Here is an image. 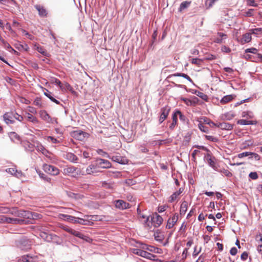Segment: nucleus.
<instances>
[{
  "mask_svg": "<svg viewBox=\"0 0 262 262\" xmlns=\"http://www.w3.org/2000/svg\"><path fill=\"white\" fill-rule=\"evenodd\" d=\"M63 229L67 232L76 237H78L81 239H82L88 243H91L92 242V239L89 237V236L84 235L82 233L78 231L75 230L69 227H64Z\"/></svg>",
  "mask_w": 262,
  "mask_h": 262,
  "instance_id": "nucleus-1",
  "label": "nucleus"
},
{
  "mask_svg": "<svg viewBox=\"0 0 262 262\" xmlns=\"http://www.w3.org/2000/svg\"><path fill=\"white\" fill-rule=\"evenodd\" d=\"M63 173L65 175L76 177L81 173L80 169L73 166H68L63 169Z\"/></svg>",
  "mask_w": 262,
  "mask_h": 262,
  "instance_id": "nucleus-2",
  "label": "nucleus"
},
{
  "mask_svg": "<svg viewBox=\"0 0 262 262\" xmlns=\"http://www.w3.org/2000/svg\"><path fill=\"white\" fill-rule=\"evenodd\" d=\"M42 169L46 172L52 176H57L59 173V170L58 168L47 164H43Z\"/></svg>",
  "mask_w": 262,
  "mask_h": 262,
  "instance_id": "nucleus-3",
  "label": "nucleus"
},
{
  "mask_svg": "<svg viewBox=\"0 0 262 262\" xmlns=\"http://www.w3.org/2000/svg\"><path fill=\"white\" fill-rule=\"evenodd\" d=\"M133 253L141 256L143 257L146 258L147 259H151L152 257H155V255L146 252V251L139 249H133L132 250Z\"/></svg>",
  "mask_w": 262,
  "mask_h": 262,
  "instance_id": "nucleus-4",
  "label": "nucleus"
},
{
  "mask_svg": "<svg viewBox=\"0 0 262 262\" xmlns=\"http://www.w3.org/2000/svg\"><path fill=\"white\" fill-rule=\"evenodd\" d=\"M170 111V107L168 106H166L161 109V115L159 120L160 123H162L166 119Z\"/></svg>",
  "mask_w": 262,
  "mask_h": 262,
  "instance_id": "nucleus-5",
  "label": "nucleus"
},
{
  "mask_svg": "<svg viewBox=\"0 0 262 262\" xmlns=\"http://www.w3.org/2000/svg\"><path fill=\"white\" fill-rule=\"evenodd\" d=\"M163 218L158 214L155 213L151 217V224L155 227H159L163 222Z\"/></svg>",
  "mask_w": 262,
  "mask_h": 262,
  "instance_id": "nucleus-6",
  "label": "nucleus"
},
{
  "mask_svg": "<svg viewBox=\"0 0 262 262\" xmlns=\"http://www.w3.org/2000/svg\"><path fill=\"white\" fill-rule=\"evenodd\" d=\"M179 219V215L178 213H174L172 217H170L167 223L166 228L167 229H171L176 224Z\"/></svg>",
  "mask_w": 262,
  "mask_h": 262,
  "instance_id": "nucleus-7",
  "label": "nucleus"
},
{
  "mask_svg": "<svg viewBox=\"0 0 262 262\" xmlns=\"http://www.w3.org/2000/svg\"><path fill=\"white\" fill-rule=\"evenodd\" d=\"M39 116L42 120L48 123H53L55 120L54 118H52L45 110H41L39 112Z\"/></svg>",
  "mask_w": 262,
  "mask_h": 262,
  "instance_id": "nucleus-8",
  "label": "nucleus"
},
{
  "mask_svg": "<svg viewBox=\"0 0 262 262\" xmlns=\"http://www.w3.org/2000/svg\"><path fill=\"white\" fill-rule=\"evenodd\" d=\"M115 206L120 209H125L129 207V204L123 200H118L115 201Z\"/></svg>",
  "mask_w": 262,
  "mask_h": 262,
  "instance_id": "nucleus-9",
  "label": "nucleus"
},
{
  "mask_svg": "<svg viewBox=\"0 0 262 262\" xmlns=\"http://www.w3.org/2000/svg\"><path fill=\"white\" fill-rule=\"evenodd\" d=\"M86 135V133L79 130L74 131L72 134V136L74 138L80 141L84 139Z\"/></svg>",
  "mask_w": 262,
  "mask_h": 262,
  "instance_id": "nucleus-10",
  "label": "nucleus"
},
{
  "mask_svg": "<svg viewBox=\"0 0 262 262\" xmlns=\"http://www.w3.org/2000/svg\"><path fill=\"white\" fill-rule=\"evenodd\" d=\"M34 7L38 11V14L40 17H47L48 12L43 6L39 5H36L34 6Z\"/></svg>",
  "mask_w": 262,
  "mask_h": 262,
  "instance_id": "nucleus-11",
  "label": "nucleus"
},
{
  "mask_svg": "<svg viewBox=\"0 0 262 262\" xmlns=\"http://www.w3.org/2000/svg\"><path fill=\"white\" fill-rule=\"evenodd\" d=\"M4 223H12V224H20L24 222L22 219L17 218L7 217L4 215Z\"/></svg>",
  "mask_w": 262,
  "mask_h": 262,
  "instance_id": "nucleus-12",
  "label": "nucleus"
},
{
  "mask_svg": "<svg viewBox=\"0 0 262 262\" xmlns=\"http://www.w3.org/2000/svg\"><path fill=\"white\" fill-rule=\"evenodd\" d=\"M217 35L218 37L215 38L214 39V42L217 43H223V40L228 37L227 35L223 32H217Z\"/></svg>",
  "mask_w": 262,
  "mask_h": 262,
  "instance_id": "nucleus-13",
  "label": "nucleus"
},
{
  "mask_svg": "<svg viewBox=\"0 0 262 262\" xmlns=\"http://www.w3.org/2000/svg\"><path fill=\"white\" fill-rule=\"evenodd\" d=\"M22 144L26 150L31 152L34 151L35 148V145L34 143L32 144L28 141H24L22 142Z\"/></svg>",
  "mask_w": 262,
  "mask_h": 262,
  "instance_id": "nucleus-14",
  "label": "nucleus"
},
{
  "mask_svg": "<svg viewBox=\"0 0 262 262\" xmlns=\"http://www.w3.org/2000/svg\"><path fill=\"white\" fill-rule=\"evenodd\" d=\"M3 118L7 124H13L14 122L13 120L14 115L11 113H7L3 115Z\"/></svg>",
  "mask_w": 262,
  "mask_h": 262,
  "instance_id": "nucleus-15",
  "label": "nucleus"
},
{
  "mask_svg": "<svg viewBox=\"0 0 262 262\" xmlns=\"http://www.w3.org/2000/svg\"><path fill=\"white\" fill-rule=\"evenodd\" d=\"M13 214L17 216L23 217H27L28 218H31V216L29 215V213L25 211H17L16 209H13Z\"/></svg>",
  "mask_w": 262,
  "mask_h": 262,
  "instance_id": "nucleus-16",
  "label": "nucleus"
},
{
  "mask_svg": "<svg viewBox=\"0 0 262 262\" xmlns=\"http://www.w3.org/2000/svg\"><path fill=\"white\" fill-rule=\"evenodd\" d=\"M111 159L113 161L122 164H124L127 162V159L120 156H113Z\"/></svg>",
  "mask_w": 262,
  "mask_h": 262,
  "instance_id": "nucleus-17",
  "label": "nucleus"
},
{
  "mask_svg": "<svg viewBox=\"0 0 262 262\" xmlns=\"http://www.w3.org/2000/svg\"><path fill=\"white\" fill-rule=\"evenodd\" d=\"M34 143L35 145V148L37 151L41 152L43 155H45L48 152V151L45 149L43 146L39 142L34 141Z\"/></svg>",
  "mask_w": 262,
  "mask_h": 262,
  "instance_id": "nucleus-18",
  "label": "nucleus"
},
{
  "mask_svg": "<svg viewBox=\"0 0 262 262\" xmlns=\"http://www.w3.org/2000/svg\"><path fill=\"white\" fill-rule=\"evenodd\" d=\"M237 123L241 125H255L257 123V121L256 120L240 119L237 121Z\"/></svg>",
  "mask_w": 262,
  "mask_h": 262,
  "instance_id": "nucleus-19",
  "label": "nucleus"
},
{
  "mask_svg": "<svg viewBox=\"0 0 262 262\" xmlns=\"http://www.w3.org/2000/svg\"><path fill=\"white\" fill-rule=\"evenodd\" d=\"M252 37L251 33H247L243 35L242 38L241 39V43L244 44L245 43L249 42L251 40Z\"/></svg>",
  "mask_w": 262,
  "mask_h": 262,
  "instance_id": "nucleus-20",
  "label": "nucleus"
},
{
  "mask_svg": "<svg viewBox=\"0 0 262 262\" xmlns=\"http://www.w3.org/2000/svg\"><path fill=\"white\" fill-rule=\"evenodd\" d=\"M217 127L222 129L229 130L233 128V125L228 123L223 122L217 124Z\"/></svg>",
  "mask_w": 262,
  "mask_h": 262,
  "instance_id": "nucleus-21",
  "label": "nucleus"
},
{
  "mask_svg": "<svg viewBox=\"0 0 262 262\" xmlns=\"http://www.w3.org/2000/svg\"><path fill=\"white\" fill-rule=\"evenodd\" d=\"M98 162L99 164L102 167L104 168H108L111 167V163L107 160L100 159L98 160Z\"/></svg>",
  "mask_w": 262,
  "mask_h": 262,
  "instance_id": "nucleus-22",
  "label": "nucleus"
},
{
  "mask_svg": "<svg viewBox=\"0 0 262 262\" xmlns=\"http://www.w3.org/2000/svg\"><path fill=\"white\" fill-rule=\"evenodd\" d=\"M184 189L183 188H180L178 191L174 192L170 197L169 199V202L170 203L173 202L178 196L183 192Z\"/></svg>",
  "mask_w": 262,
  "mask_h": 262,
  "instance_id": "nucleus-23",
  "label": "nucleus"
},
{
  "mask_svg": "<svg viewBox=\"0 0 262 262\" xmlns=\"http://www.w3.org/2000/svg\"><path fill=\"white\" fill-rule=\"evenodd\" d=\"M65 158L71 162H76L78 160L77 157L72 152L67 153Z\"/></svg>",
  "mask_w": 262,
  "mask_h": 262,
  "instance_id": "nucleus-24",
  "label": "nucleus"
},
{
  "mask_svg": "<svg viewBox=\"0 0 262 262\" xmlns=\"http://www.w3.org/2000/svg\"><path fill=\"white\" fill-rule=\"evenodd\" d=\"M234 96L233 95H229L224 96L220 101V103L222 104H226L231 101L234 98Z\"/></svg>",
  "mask_w": 262,
  "mask_h": 262,
  "instance_id": "nucleus-25",
  "label": "nucleus"
},
{
  "mask_svg": "<svg viewBox=\"0 0 262 262\" xmlns=\"http://www.w3.org/2000/svg\"><path fill=\"white\" fill-rule=\"evenodd\" d=\"M35 49L40 53L46 57H49L50 54L43 49L42 47L39 45H35Z\"/></svg>",
  "mask_w": 262,
  "mask_h": 262,
  "instance_id": "nucleus-26",
  "label": "nucleus"
},
{
  "mask_svg": "<svg viewBox=\"0 0 262 262\" xmlns=\"http://www.w3.org/2000/svg\"><path fill=\"white\" fill-rule=\"evenodd\" d=\"M142 248L144 249L147 250L150 252H153L155 253H159V250H160V249L159 248H156L153 246L147 245L145 244L142 245Z\"/></svg>",
  "mask_w": 262,
  "mask_h": 262,
  "instance_id": "nucleus-27",
  "label": "nucleus"
},
{
  "mask_svg": "<svg viewBox=\"0 0 262 262\" xmlns=\"http://www.w3.org/2000/svg\"><path fill=\"white\" fill-rule=\"evenodd\" d=\"M173 76L182 77H184V78L186 79L187 80H188L189 81L192 82V80L191 79V78L188 75L184 74V73H175L173 74H171L168 76V78H171Z\"/></svg>",
  "mask_w": 262,
  "mask_h": 262,
  "instance_id": "nucleus-28",
  "label": "nucleus"
},
{
  "mask_svg": "<svg viewBox=\"0 0 262 262\" xmlns=\"http://www.w3.org/2000/svg\"><path fill=\"white\" fill-rule=\"evenodd\" d=\"M40 236L43 238L45 240L50 242L51 240L53 239V237H56L57 236L56 235H48L46 232H42L40 234Z\"/></svg>",
  "mask_w": 262,
  "mask_h": 262,
  "instance_id": "nucleus-29",
  "label": "nucleus"
},
{
  "mask_svg": "<svg viewBox=\"0 0 262 262\" xmlns=\"http://www.w3.org/2000/svg\"><path fill=\"white\" fill-rule=\"evenodd\" d=\"M44 94L45 96H46L48 98H49L52 102H55V103L57 104H60V102L55 99L52 95V93L49 91L48 90H46V92H44Z\"/></svg>",
  "mask_w": 262,
  "mask_h": 262,
  "instance_id": "nucleus-30",
  "label": "nucleus"
},
{
  "mask_svg": "<svg viewBox=\"0 0 262 262\" xmlns=\"http://www.w3.org/2000/svg\"><path fill=\"white\" fill-rule=\"evenodd\" d=\"M188 207V203L184 201L182 202L180 206V214H185L187 211Z\"/></svg>",
  "mask_w": 262,
  "mask_h": 262,
  "instance_id": "nucleus-31",
  "label": "nucleus"
},
{
  "mask_svg": "<svg viewBox=\"0 0 262 262\" xmlns=\"http://www.w3.org/2000/svg\"><path fill=\"white\" fill-rule=\"evenodd\" d=\"M10 137L14 142L18 143L20 141V137L14 132L11 133L10 134Z\"/></svg>",
  "mask_w": 262,
  "mask_h": 262,
  "instance_id": "nucleus-32",
  "label": "nucleus"
},
{
  "mask_svg": "<svg viewBox=\"0 0 262 262\" xmlns=\"http://www.w3.org/2000/svg\"><path fill=\"white\" fill-rule=\"evenodd\" d=\"M217 0H206L205 2V7L206 9H209L212 7Z\"/></svg>",
  "mask_w": 262,
  "mask_h": 262,
  "instance_id": "nucleus-33",
  "label": "nucleus"
},
{
  "mask_svg": "<svg viewBox=\"0 0 262 262\" xmlns=\"http://www.w3.org/2000/svg\"><path fill=\"white\" fill-rule=\"evenodd\" d=\"M86 172L88 174H91L96 172V166H95L94 164L90 165L86 169Z\"/></svg>",
  "mask_w": 262,
  "mask_h": 262,
  "instance_id": "nucleus-34",
  "label": "nucleus"
},
{
  "mask_svg": "<svg viewBox=\"0 0 262 262\" xmlns=\"http://www.w3.org/2000/svg\"><path fill=\"white\" fill-rule=\"evenodd\" d=\"M191 2L188 1L183 2L179 8V11H182L184 9L187 8L190 5Z\"/></svg>",
  "mask_w": 262,
  "mask_h": 262,
  "instance_id": "nucleus-35",
  "label": "nucleus"
},
{
  "mask_svg": "<svg viewBox=\"0 0 262 262\" xmlns=\"http://www.w3.org/2000/svg\"><path fill=\"white\" fill-rule=\"evenodd\" d=\"M32 258L28 255L23 256L18 260V262H32Z\"/></svg>",
  "mask_w": 262,
  "mask_h": 262,
  "instance_id": "nucleus-36",
  "label": "nucleus"
},
{
  "mask_svg": "<svg viewBox=\"0 0 262 262\" xmlns=\"http://www.w3.org/2000/svg\"><path fill=\"white\" fill-rule=\"evenodd\" d=\"M37 173H38V175L41 179H43V180H45L48 182H49V183L51 182V179L50 178L48 177L47 175L41 172L40 171H38V172H37Z\"/></svg>",
  "mask_w": 262,
  "mask_h": 262,
  "instance_id": "nucleus-37",
  "label": "nucleus"
},
{
  "mask_svg": "<svg viewBox=\"0 0 262 262\" xmlns=\"http://www.w3.org/2000/svg\"><path fill=\"white\" fill-rule=\"evenodd\" d=\"M59 216L60 218H61V217H64L66 218L64 219L65 220L69 221L73 223H74V220L75 218V217H74V216L69 215L63 214H60Z\"/></svg>",
  "mask_w": 262,
  "mask_h": 262,
  "instance_id": "nucleus-38",
  "label": "nucleus"
},
{
  "mask_svg": "<svg viewBox=\"0 0 262 262\" xmlns=\"http://www.w3.org/2000/svg\"><path fill=\"white\" fill-rule=\"evenodd\" d=\"M0 40L2 42L5 48H7V49H11L14 53H17V52L14 50L6 41L3 39V38H2V39H0Z\"/></svg>",
  "mask_w": 262,
  "mask_h": 262,
  "instance_id": "nucleus-39",
  "label": "nucleus"
},
{
  "mask_svg": "<svg viewBox=\"0 0 262 262\" xmlns=\"http://www.w3.org/2000/svg\"><path fill=\"white\" fill-rule=\"evenodd\" d=\"M208 164L215 170L217 171V168L215 166V163L214 161L211 158L207 159Z\"/></svg>",
  "mask_w": 262,
  "mask_h": 262,
  "instance_id": "nucleus-40",
  "label": "nucleus"
},
{
  "mask_svg": "<svg viewBox=\"0 0 262 262\" xmlns=\"http://www.w3.org/2000/svg\"><path fill=\"white\" fill-rule=\"evenodd\" d=\"M0 212L2 213H10L11 214H13V211H11V209L6 207H0Z\"/></svg>",
  "mask_w": 262,
  "mask_h": 262,
  "instance_id": "nucleus-41",
  "label": "nucleus"
},
{
  "mask_svg": "<svg viewBox=\"0 0 262 262\" xmlns=\"http://www.w3.org/2000/svg\"><path fill=\"white\" fill-rule=\"evenodd\" d=\"M27 118L29 121L34 123H37L38 122L36 117L33 116L32 115H31V114H29V113H28V114Z\"/></svg>",
  "mask_w": 262,
  "mask_h": 262,
  "instance_id": "nucleus-42",
  "label": "nucleus"
},
{
  "mask_svg": "<svg viewBox=\"0 0 262 262\" xmlns=\"http://www.w3.org/2000/svg\"><path fill=\"white\" fill-rule=\"evenodd\" d=\"M178 118L177 117V114H173L172 115V122L170 126V128L173 129L175 125L177 124Z\"/></svg>",
  "mask_w": 262,
  "mask_h": 262,
  "instance_id": "nucleus-43",
  "label": "nucleus"
},
{
  "mask_svg": "<svg viewBox=\"0 0 262 262\" xmlns=\"http://www.w3.org/2000/svg\"><path fill=\"white\" fill-rule=\"evenodd\" d=\"M203 60L199 58H192L191 59V62L192 64H196L198 66H200Z\"/></svg>",
  "mask_w": 262,
  "mask_h": 262,
  "instance_id": "nucleus-44",
  "label": "nucleus"
},
{
  "mask_svg": "<svg viewBox=\"0 0 262 262\" xmlns=\"http://www.w3.org/2000/svg\"><path fill=\"white\" fill-rule=\"evenodd\" d=\"M85 222L86 221L83 219L79 218V217H75L74 223H78L81 225H85Z\"/></svg>",
  "mask_w": 262,
  "mask_h": 262,
  "instance_id": "nucleus-45",
  "label": "nucleus"
},
{
  "mask_svg": "<svg viewBox=\"0 0 262 262\" xmlns=\"http://www.w3.org/2000/svg\"><path fill=\"white\" fill-rule=\"evenodd\" d=\"M204 122H205L206 124L209 125L210 126H211V127H217V124L214 123L213 122H212L209 119H205Z\"/></svg>",
  "mask_w": 262,
  "mask_h": 262,
  "instance_id": "nucleus-46",
  "label": "nucleus"
},
{
  "mask_svg": "<svg viewBox=\"0 0 262 262\" xmlns=\"http://www.w3.org/2000/svg\"><path fill=\"white\" fill-rule=\"evenodd\" d=\"M250 33L253 34H259L262 33L261 28H256L250 30Z\"/></svg>",
  "mask_w": 262,
  "mask_h": 262,
  "instance_id": "nucleus-47",
  "label": "nucleus"
},
{
  "mask_svg": "<svg viewBox=\"0 0 262 262\" xmlns=\"http://www.w3.org/2000/svg\"><path fill=\"white\" fill-rule=\"evenodd\" d=\"M247 6L257 7L258 4L256 3L254 0H246Z\"/></svg>",
  "mask_w": 262,
  "mask_h": 262,
  "instance_id": "nucleus-48",
  "label": "nucleus"
},
{
  "mask_svg": "<svg viewBox=\"0 0 262 262\" xmlns=\"http://www.w3.org/2000/svg\"><path fill=\"white\" fill-rule=\"evenodd\" d=\"M199 127L200 130L204 133H208L209 130V128L207 126L203 125V124H199Z\"/></svg>",
  "mask_w": 262,
  "mask_h": 262,
  "instance_id": "nucleus-49",
  "label": "nucleus"
},
{
  "mask_svg": "<svg viewBox=\"0 0 262 262\" xmlns=\"http://www.w3.org/2000/svg\"><path fill=\"white\" fill-rule=\"evenodd\" d=\"M242 117L247 118H253V115L251 113H249L248 112H243L242 113Z\"/></svg>",
  "mask_w": 262,
  "mask_h": 262,
  "instance_id": "nucleus-50",
  "label": "nucleus"
},
{
  "mask_svg": "<svg viewBox=\"0 0 262 262\" xmlns=\"http://www.w3.org/2000/svg\"><path fill=\"white\" fill-rule=\"evenodd\" d=\"M47 140L52 142L53 143H59L60 141L57 139L51 136L47 137Z\"/></svg>",
  "mask_w": 262,
  "mask_h": 262,
  "instance_id": "nucleus-51",
  "label": "nucleus"
},
{
  "mask_svg": "<svg viewBox=\"0 0 262 262\" xmlns=\"http://www.w3.org/2000/svg\"><path fill=\"white\" fill-rule=\"evenodd\" d=\"M219 172L224 173L226 176L228 177H230L232 175V173L227 169H223L220 171Z\"/></svg>",
  "mask_w": 262,
  "mask_h": 262,
  "instance_id": "nucleus-52",
  "label": "nucleus"
},
{
  "mask_svg": "<svg viewBox=\"0 0 262 262\" xmlns=\"http://www.w3.org/2000/svg\"><path fill=\"white\" fill-rule=\"evenodd\" d=\"M33 104L36 105V106H37L39 107H41V100H40V98H36L34 100V102H33Z\"/></svg>",
  "mask_w": 262,
  "mask_h": 262,
  "instance_id": "nucleus-53",
  "label": "nucleus"
},
{
  "mask_svg": "<svg viewBox=\"0 0 262 262\" xmlns=\"http://www.w3.org/2000/svg\"><path fill=\"white\" fill-rule=\"evenodd\" d=\"M254 10L253 9H250L247 12H245V16L251 17L253 15V12Z\"/></svg>",
  "mask_w": 262,
  "mask_h": 262,
  "instance_id": "nucleus-54",
  "label": "nucleus"
},
{
  "mask_svg": "<svg viewBox=\"0 0 262 262\" xmlns=\"http://www.w3.org/2000/svg\"><path fill=\"white\" fill-rule=\"evenodd\" d=\"M257 52V50L254 48L247 49L245 50L246 53H251L253 54H256Z\"/></svg>",
  "mask_w": 262,
  "mask_h": 262,
  "instance_id": "nucleus-55",
  "label": "nucleus"
},
{
  "mask_svg": "<svg viewBox=\"0 0 262 262\" xmlns=\"http://www.w3.org/2000/svg\"><path fill=\"white\" fill-rule=\"evenodd\" d=\"M249 178L253 180H256L258 178L257 173L256 172H251L249 173Z\"/></svg>",
  "mask_w": 262,
  "mask_h": 262,
  "instance_id": "nucleus-56",
  "label": "nucleus"
},
{
  "mask_svg": "<svg viewBox=\"0 0 262 262\" xmlns=\"http://www.w3.org/2000/svg\"><path fill=\"white\" fill-rule=\"evenodd\" d=\"M250 155H251V152H247V151L244 152H242V153H241V154H238V157L239 158H242L243 157L250 156Z\"/></svg>",
  "mask_w": 262,
  "mask_h": 262,
  "instance_id": "nucleus-57",
  "label": "nucleus"
},
{
  "mask_svg": "<svg viewBox=\"0 0 262 262\" xmlns=\"http://www.w3.org/2000/svg\"><path fill=\"white\" fill-rule=\"evenodd\" d=\"M248 252H244L242 254H241V259L245 261L246 260L247 258H248Z\"/></svg>",
  "mask_w": 262,
  "mask_h": 262,
  "instance_id": "nucleus-58",
  "label": "nucleus"
},
{
  "mask_svg": "<svg viewBox=\"0 0 262 262\" xmlns=\"http://www.w3.org/2000/svg\"><path fill=\"white\" fill-rule=\"evenodd\" d=\"M221 50L223 52L225 53H229L231 52V49L226 46L222 47Z\"/></svg>",
  "mask_w": 262,
  "mask_h": 262,
  "instance_id": "nucleus-59",
  "label": "nucleus"
},
{
  "mask_svg": "<svg viewBox=\"0 0 262 262\" xmlns=\"http://www.w3.org/2000/svg\"><path fill=\"white\" fill-rule=\"evenodd\" d=\"M250 155L252 156V158H254L257 161L259 160L260 159V156L257 154L251 152Z\"/></svg>",
  "mask_w": 262,
  "mask_h": 262,
  "instance_id": "nucleus-60",
  "label": "nucleus"
},
{
  "mask_svg": "<svg viewBox=\"0 0 262 262\" xmlns=\"http://www.w3.org/2000/svg\"><path fill=\"white\" fill-rule=\"evenodd\" d=\"M197 95L203 100H206L207 99V96L202 92H198Z\"/></svg>",
  "mask_w": 262,
  "mask_h": 262,
  "instance_id": "nucleus-61",
  "label": "nucleus"
},
{
  "mask_svg": "<svg viewBox=\"0 0 262 262\" xmlns=\"http://www.w3.org/2000/svg\"><path fill=\"white\" fill-rule=\"evenodd\" d=\"M187 253H188V248H185L183 250V253L182 255L183 259H185L186 258Z\"/></svg>",
  "mask_w": 262,
  "mask_h": 262,
  "instance_id": "nucleus-62",
  "label": "nucleus"
},
{
  "mask_svg": "<svg viewBox=\"0 0 262 262\" xmlns=\"http://www.w3.org/2000/svg\"><path fill=\"white\" fill-rule=\"evenodd\" d=\"M237 253V250L236 249V248L235 247H233L231 249H230V253L232 255H235Z\"/></svg>",
  "mask_w": 262,
  "mask_h": 262,
  "instance_id": "nucleus-63",
  "label": "nucleus"
},
{
  "mask_svg": "<svg viewBox=\"0 0 262 262\" xmlns=\"http://www.w3.org/2000/svg\"><path fill=\"white\" fill-rule=\"evenodd\" d=\"M205 256L203 254L201 255L199 258L196 260V262H204Z\"/></svg>",
  "mask_w": 262,
  "mask_h": 262,
  "instance_id": "nucleus-64",
  "label": "nucleus"
}]
</instances>
